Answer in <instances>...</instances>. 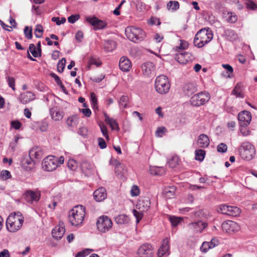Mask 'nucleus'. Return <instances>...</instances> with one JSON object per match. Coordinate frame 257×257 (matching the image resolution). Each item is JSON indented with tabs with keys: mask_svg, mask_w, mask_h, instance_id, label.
Instances as JSON below:
<instances>
[{
	"mask_svg": "<svg viewBox=\"0 0 257 257\" xmlns=\"http://www.w3.org/2000/svg\"><path fill=\"white\" fill-rule=\"evenodd\" d=\"M151 201L149 198L146 197L140 200L137 203V206L141 212L148 211L150 207Z\"/></svg>",
	"mask_w": 257,
	"mask_h": 257,
	"instance_id": "obj_21",
	"label": "nucleus"
},
{
	"mask_svg": "<svg viewBox=\"0 0 257 257\" xmlns=\"http://www.w3.org/2000/svg\"><path fill=\"white\" fill-rule=\"evenodd\" d=\"M48 127V122L47 120H44L40 125V130L41 132H46Z\"/></svg>",
	"mask_w": 257,
	"mask_h": 257,
	"instance_id": "obj_62",
	"label": "nucleus"
},
{
	"mask_svg": "<svg viewBox=\"0 0 257 257\" xmlns=\"http://www.w3.org/2000/svg\"><path fill=\"white\" fill-rule=\"evenodd\" d=\"M227 150V145L223 143H220L217 146V151L219 153H224Z\"/></svg>",
	"mask_w": 257,
	"mask_h": 257,
	"instance_id": "obj_51",
	"label": "nucleus"
},
{
	"mask_svg": "<svg viewBox=\"0 0 257 257\" xmlns=\"http://www.w3.org/2000/svg\"><path fill=\"white\" fill-rule=\"evenodd\" d=\"M169 239L167 237H166L163 240V243L162 246L159 249L158 251V257H162L164 255L167 254H168L169 250Z\"/></svg>",
	"mask_w": 257,
	"mask_h": 257,
	"instance_id": "obj_26",
	"label": "nucleus"
},
{
	"mask_svg": "<svg viewBox=\"0 0 257 257\" xmlns=\"http://www.w3.org/2000/svg\"><path fill=\"white\" fill-rule=\"evenodd\" d=\"M169 219L172 226L173 227L178 226V225L183 220V218L181 217H177L171 215L169 216Z\"/></svg>",
	"mask_w": 257,
	"mask_h": 257,
	"instance_id": "obj_39",
	"label": "nucleus"
},
{
	"mask_svg": "<svg viewBox=\"0 0 257 257\" xmlns=\"http://www.w3.org/2000/svg\"><path fill=\"white\" fill-rule=\"evenodd\" d=\"M35 99V94L31 91H26L21 94L20 100L23 104H27Z\"/></svg>",
	"mask_w": 257,
	"mask_h": 257,
	"instance_id": "obj_24",
	"label": "nucleus"
},
{
	"mask_svg": "<svg viewBox=\"0 0 257 257\" xmlns=\"http://www.w3.org/2000/svg\"><path fill=\"white\" fill-rule=\"evenodd\" d=\"M19 139L20 138L18 136H16L15 137L14 140L10 143L9 149L11 150L12 152H15L16 148L17 146Z\"/></svg>",
	"mask_w": 257,
	"mask_h": 257,
	"instance_id": "obj_46",
	"label": "nucleus"
},
{
	"mask_svg": "<svg viewBox=\"0 0 257 257\" xmlns=\"http://www.w3.org/2000/svg\"><path fill=\"white\" fill-rule=\"evenodd\" d=\"M24 35L26 38L28 39H31L32 38V29L29 28L28 26H26L24 30Z\"/></svg>",
	"mask_w": 257,
	"mask_h": 257,
	"instance_id": "obj_50",
	"label": "nucleus"
},
{
	"mask_svg": "<svg viewBox=\"0 0 257 257\" xmlns=\"http://www.w3.org/2000/svg\"><path fill=\"white\" fill-rule=\"evenodd\" d=\"M125 33L127 38L135 43L142 41L145 37V33L142 29L133 26L127 27Z\"/></svg>",
	"mask_w": 257,
	"mask_h": 257,
	"instance_id": "obj_6",
	"label": "nucleus"
},
{
	"mask_svg": "<svg viewBox=\"0 0 257 257\" xmlns=\"http://www.w3.org/2000/svg\"><path fill=\"white\" fill-rule=\"evenodd\" d=\"M114 221L118 224H126L129 222V218L127 215L121 214L115 217Z\"/></svg>",
	"mask_w": 257,
	"mask_h": 257,
	"instance_id": "obj_32",
	"label": "nucleus"
},
{
	"mask_svg": "<svg viewBox=\"0 0 257 257\" xmlns=\"http://www.w3.org/2000/svg\"><path fill=\"white\" fill-rule=\"evenodd\" d=\"M206 226V223L201 221L191 223L188 225L189 228L194 232H201Z\"/></svg>",
	"mask_w": 257,
	"mask_h": 257,
	"instance_id": "obj_25",
	"label": "nucleus"
},
{
	"mask_svg": "<svg viewBox=\"0 0 257 257\" xmlns=\"http://www.w3.org/2000/svg\"><path fill=\"white\" fill-rule=\"evenodd\" d=\"M67 166L70 170L76 171L78 168V163L73 159H69L67 162Z\"/></svg>",
	"mask_w": 257,
	"mask_h": 257,
	"instance_id": "obj_34",
	"label": "nucleus"
},
{
	"mask_svg": "<svg viewBox=\"0 0 257 257\" xmlns=\"http://www.w3.org/2000/svg\"><path fill=\"white\" fill-rule=\"evenodd\" d=\"M116 48V43L112 40H107L104 43V49L107 52H111Z\"/></svg>",
	"mask_w": 257,
	"mask_h": 257,
	"instance_id": "obj_35",
	"label": "nucleus"
},
{
	"mask_svg": "<svg viewBox=\"0 0 257 257\" xmlns=\"http://www.w3.org/2000/svg\"><path fill=\"white\" fill-rule=\"evenodd\" d=\"M23 222L24 217L20 212L11 214L7 219V228L10 232H15L21 228Z\"/></svg>",
	"mask_w": 257,
	"mask_h": 257,
	"instance_id": "obj_2",
	"label": "nucleus"
},
{
	"mask_svg": "<svg viewBox=\"0 0 257 257\" xmlns=\"http://www.w3.org/2000/svg\"><path fill=\"white\" fill-rule=\"evenodd\" d=\"M153 254V247L148 243L142 245L138 251V257H151Z\"/></svg>",
	"mask_w": 257,
	"mask_h": 257,
	"instance_id": "obj_11",
	"label": "nucleus"
},
{
	"mask_svg": "<svg viewBox=\"0 0 257 257\" xmlns=\"http://www.w3.org/2000/svg\"><path fill=\"white\" fill-rule=\"evenodd\" d=\"M98 146L101 149H104L106 148L107 145L104 140L102 138H98L97 139Z\"/></svg>",
	"mask_w": 257,
	"mask_h": 257,
	"instance_id": "obj_61",
	"label": "nucleus"
},
{
	"mask_svg": "<svg viewBox=\"0 0 257 257\" xmlns=\"http://www.w3.org/2000/svg\"><path fill=\"white\" fill-rule=\"evenodd\" d=\"M199 182L200 183L203 184V185L202 186L194 185L192 186L193 189H194L195 188L199 189L205 188L207 186L210 185L211 183L209 181L208 178H200Z\"/></svg>",
	"mask_w": 257,
	"mask_h": 257,
	"instance_id": "obj_36",
	"label": "nucleus"
},
{
	"mask_svg": "<svg viewBox=\"0 0 257 257\" xmlns=\"http://www.w3.org/2000/svg\"><path fill=\"white\" fill-rule=\"evenodd\" d=\"M85 215V209L82 206H75L69 213V220L72 225L77 226L82 223Z\"/></svg>",
	"mask_w": 257,
	"mask_h": 257,
	"instance_id": "obj_4",
	"label": "nucleus"
},
{
	"mask_svg": "<svg viewBox=\"0 0 257 257\" xmlns=\"http://www.w3.org/2000/svg\"><path fill=\"white\" fill-rule=\"evenodd\" d=\"M104 117L105 121L110 125L112 130H119L118 124L115 119L109 117L106 113H104Z\"/></svg>",
	"mask_w": 257,
	"mask_h": 257,
	"instance_id": "obj_30",
	"label": "nucleus"
},
{
	"mask_svg": "<svg viewBox=\"0 0 257 257\" xmlns=\"http://www.w3.org/2000/svg\"><path fill=\"white\" fill-rule=\"evenodd\" d=\"M26 165L25 163L23 164L24 168L28 172H32L34 170V165L35 163L34 160L30 159L27 160L26 161Z\"/></svg>",
	"mask_w": 257,
	"mask_h": 257,
	"instance_id": "obj_38",
	"label": "nucleus"
},
{
	"mask_svg": "<svg viewBox=\"0 0 257 257\" xmlns=\"http://www.w3.org/2000/svg\"><path fill=\"white\" fill-rule=\"evenodd\" d=\"M11 126L16 130H19L21 128L22 123L18 120H13L11 122Z\"/></svg>",
	"mask_w": 257,
	"mask_h": 257,
	"instance_id": "obj_64",
	"label": "nucleus"
},
{
	"mask_svg": "<svg viewBox=\"0 0 257 257\" xmlns=\"http://www.w3.org/2000/svg\"><path fill=\"white\" fill-rule=\"evenodd\" d=\"M242 85L240 83H237L232 91V94L235 95L237 97L243 98L244 95L242 92Z\"/></svg>",
	"mask_w": 257,
	"mask_h": 257,
	"instance_id": "obj_33",
	"label": "nucleus"
},
{
	"mask_svg": "<svg viewBox=\"0 0 257 257\" xmlns=\"http://www.w3.org/2000/svg\"><path fill=\"white\" fill-rule=\"evenodd\" d=\"M226 21L231 23H234L237 20V16L233 13L228 12L226 16Z\"/></svg>",
	"mask_w": 257,
	"mask_h": 257,
	"instance_id": "obj_44",
	"label": "nucleus"
},
{
	"mask_svg": "<svg viewBox=\"0 0 257 257\" xmlns=\"http://www.w3.org/2000/svg\"><path fill=\"white\" fill-rule=\"evenodd\" d=\"M107 194L104 187H100L93 193L94 199L98 202L103 201L106 198Z\"/></svg>",
	"mask_w": 257,
	"mask_h": 257,
	"instance_id": "obj_22",
	"label": "nucleus"
},
{
	"mask_svg": "<svg viewBox=\"0 0 257 257\" xmlns=\"http://www.w3.org/2000/svg\"><path fill=\"white\" fill-rule=\"evenodd\" d=\"M97 228L101 232L108 231L112 226L111 219L107 216L102 215L99 217L96 222Z\"/></svg>",
	"mask_w": 257,
	"mask_h": 257,
	"instance_id": "obj_9",
	"label": "nucleus"
},
{
	"mask_svg": "<svg viewBox=\"0 0 257 257\" xmlns=\"http://www.w3.org/2000/svg\"><path fill=\"white\" fill-rule=\"evenodd\" d=\"M170 83L167 76L161 75L156 77L155 88L156 91L161 94L167 93L170 88Z\"/></svg>",
	"mask_w": 257,
	"mask_h": 257,
	"instance_id": "obj_7",
	"label": "nucleus"
},
{
	"mask_svg": "<svg viewBox=\"0 0 257 257\" xmlns=\"http://www.w3.org/2000/svg\"><path fill=\"white\" fill-rule=\"evenodd\" d=\"M51 118L55 121H60L63 118L64 113L58 107H53L49 109Z\"/></svg>",
	"mask_w": 257,
	"mask_h": 257,
	"instance_id": "obj_18",
	"label": "nucleus"
},
{
	"mask_svg": "<svg viewBox=\"0 0 257 257\" xmlns=\"http://www.w3.org/2000/svg\"><path fill=\"white\" fill-rule=\"evenodd\" d=\"M7 82L9 87H10L13 90H15V80L13 77H8Z\"/></svg>",
	"mask_w": 257,
	"mask_h": 257,
	"instance_id": "obj_54",
	"label": "nucleus"
},
{
	"mask_svg": "<svg viewBox=\"0 0 257 257\" xmlns=\"http://www.w3.org/2000/svg\"><path fill=\"white\" fill-rule=\"evenodd\" d=\"M167 8L168 10L176 11L179 8V3L177 1H170L167 3Z\"/></svg>",
	"mask_w": 257,
	"mask_h": 257,
	"instance_id": "obj_37",
	"label": "nucleus"
},
{
	"mask_svg": "<svg viewBox=\"0 0 257 257\" xmlns=\"http://www.w3.org/2000/svg\"><path fill=\"white\" fill-rule=\"evenodd\" d=\"M197 143L199 147L200 148L207 147L210 144L208 137L205 134L200 135L198 138Z\"/></svg>",
	"mask_w": 257,
	"mask_h": 257,
	"instance_id": "obj_28",
	"label": "nucleus"
},
{
	"mask_svg": "<svg viewBox=\"0 0 257 257\" xmlns=\"http://www.w3.org/2000/svg\"><path fill=\"white\" fill-rule=\"evenodd\" d=\"M222 228L224 231L231 233L239 229L238 225L234 221L228 220L222 224Z\"/></svg>",
	"mask_w": 257,
	"mask_h": 257,
	"instance_id": "obj_16",
	"label": "nucleus"
},
{
	"mask_svg": "<svg viewBox=\"0 0 257 257\" xmlns=\"http://www.w3.org/2000/svg\"><path fill=\"white\" fill-rule=\"evenodd\" d=\"M238 151L242 159L246 161L252 160L255 154V147L248 142L242 143Z\"/></svg>",
	"mask_w": 257,
	"mask_h": 257,
	"instance_id": "obj_5",
	"label": "nucleus"
},
{
	"mask_svg": "<svg viewBox=\"0 0 257 257\" xmlns=\"http://www.w3.org/2000/svg\"><path fill=\"white\" fill-rule=\"evenodd\" d=\"M40 193L31 190H27L23 195V198L29 203H32L34 201H38L40 197Z\"/></svg>",
	"mask_w": 257,
	"mask_h": 257,
	"instance_id": "obj_12",
	"label": "nucleus"
},
{
	"mask_svg": "<svg viewBox=\"0 0 257 257\" xmlns=\"http://www.w3.org/2000/svg\"><path fill=\"white\" fill-rule=\"evenodd\" d=\"M224 35L226 38L230 41H235L238 38L237 34L231 29L225 30L224 31Z\"/></svg>",
	"mask_w": 257,
	"mask_h": 257,
	"instance_id": "obj_31",
	"label": "nucleus"
},
{
	"mask_svg": "<svg viewBox=\"0 0 257 257\" xmlns=\"http://www.w3.org/2000/svg\"><path fill=\"white\" fill-rule=\"evenodd\" d=\"M182 90L186 95L190 96L197 91V84L194 82L186 83L183 86Z\"/></svg>",
	"mask_w": 257,
	"mask_h": 257,
	"instance_id": "obj_19",
	"label": "nucleus"
},
{
	"mask_svg": "<svg viewBox=\"0 0 257 257\" xmlns=\"http://www.w3.org/2000/svg\"><path fill=\"white\" fill-rule=\"evenodd\" d=\"M44 150L39 146H35L29 151V157L31 160L41 159L44 156Z\"/></svg>",
	"mask_w": 257,
	"mask_h": 257,
	"instance_id": "obj_15",
	"label": "nucleus"
},
{
	"mask_svg": "<svg viewBox=\"0 0 257 257\" xmlns=\"http://www.w3.org/2000/svg\"><path fill=\"white\" fill-rule=\"evenodd\" d=\"M179 157L177 156H173L168 161L167 164L172 168H175L179 164Z\"/></svg>",
	"mask_w": 257,
	"mask_h": 257,
	"instance_id": "obj_41",
	"label": "nucleus"
},
{
	"mask_svg": "<svg viewBox=\"0 0 257 257\" xmlns=\"http://www.w3.org/2000/svg\"><path fill=\"white\" fill-rule=\"evenodd\" d=\"M51 75V76L54 79L57 85L60 86V87L63 89V90L64 91L65 88L64 86L63 85L59 77L54 73H52Z\"/></svg>",
	"mask_w": 257,
	"mask_h": 257,
	"instance_id": "obj_52",
	"label": "nucleus"
},
{
	"mask_svg": "<svg viewBox=\"0 0 257 257\" xmlns=\"http://www.w3.org/2000/svg\"><path fill=\"white\" fill-rule=\"evenodd\" d=\"M210 98V94L207 91H203L192 96L190 102L192 106L198 107L205 104Z\"/></svg>",
	"mask_w": 257,
	"mask_h": 257,
	"instance_id": "obj_8",
	"label": "nucleus"
},
{
	"mask_svg": "<svg viewBox=\"0 0 257 257\" xmlns=\"http://www.w3.org/2000/svg\"><path fill=\"white\" fill-rule=\"evenodd\" d=\"M66 63V59L63 58L60 60L57 64V70L59 72H62L65 68Z\"/></svg>",
	"mask_w": 257,
	"mask_h": 257,
	"instance_id": "obj_49",
	"label": "nucleus"
},
{
	"mask_svg": "<svg viewBox=\"0 0 257 257\" xmlns=\"http://www.w3.org/2000/svg\"><path fill=\"white\" fill-rule=\"evenodd\" d=\"M29 52H30L33 57L37 58L41 56V53H39L34 44H30L29 47Z\"/></svg>",
	"mask_w": 257,
	"mask_h": 257,
	"instance_id": "obj_40",
	"label": "nucleus"
},
{
	"mask_svg": "<svg viewBox=\"0 0 257 257\" xmlns=\"http://www.w3.org/2000/svg\"><path fill=\"white\" fill-rule=\"evenodd\" d=\"M166 132V128L165 127H159L156 131V136L158 137H162Z\"/></svg>",
	"mask_w": 257,
	"mask_h": 257,
	"instance_id": "obj_60",
	"label": "nucleus"
},
{
	"mask_svg": "<svg viewBox=\"0 0 257 257\" xmlns=\"http://www.w3.org/2000/svg\"><path fill=\"white\" fill-rule=\"evenodd\" d=\"M142 70L144 76L148 77H151L155 73V66L153 63L147 62L142 65Z\"/></svg>",
	"mask_w": 257,
	"mask_h": 257,
	"instance_id": "obj_13",
	"label": "nucleus"
},
{
	"mask_svg": "<svg viewBox=\"0 0 257 257\" xmlns=\"http://www.w3.org/2000/svg\"><path fill=\"white\" fill-rule=\"evenodd\" d=\"M99 125L103 136L107 140H109V137L108 134V131L106 126L103 123H100L99 124Z\"/></svg>",
	"mask_w": 257,
	"mask_h": 257,
	"instance_id": "obj_48",
	"label": "nucleus"
},
{
	"mask_svg": "<svg viewBox=\"0 0 257 257\" xmlns=\"http://www.w3.org/2000/svg\"><path fill=\"white\" fill-rule=\"evenodd\" d=\"M119 67L122 71L127 72L132 67L131 62L127 57H122L119 60Z\"/></svg>",
	"mask_w": 257,
	"mask_h": 257,
	"instance_id": "obj_23",
	"label": "nucleus"
},
{
	"mask_svg": "<svg viewBox=\"0 0 257 257\" xmlns=\"http://www.w3.org/2000/svg\"><path fill=\"white\" fill-rule=\"evenodd\" d=\"M93 249L86 248L81 251L78 252L75 257H85L89 255L91 252L93 251Z\"/></svg>",
	"mask_w": 257,
	"mask_h": 257,
	"instance_id": "obj_47",
	"label": "nucleus"
},
{
	"mask_svg": "<svg viewBox=\"0 0 257 257\" xmlns=\"http://www.w3.org/2000/svg\"><path fill=\"white\" fill-rule=\"evenodd\" d=\"M80 18L79 15H72L68 17V21L71 24L74 23L77 21Z\"/></svg>",
	"mask_w": 257,
	"mask_h": 257,
	"instance_id": "obj_63",
	"label": "nucleus"
},
{
	"mask_svg": "<svg viewBox=\"0 0 257 257\" xmlns=\"http://www.w3.org/2000/svg\"><path fill=\"white\" fill-rule=\"evenodd\" d=\"M85 20L94 27L95 31L103 29L107 26V23L106 21L99 20L95 16H87Z\"/></svg>",
	"mask_w": 257,
	"mask_h": 257,
	"instance_id": "obj_10",
	"label": "nucleus"
},
{
	"mask_svg": "<svg viewBox=\"0 0 257 257\" xmlns=\"http://www.w3.org/2000/svg\"><path fill=\"white\" fill-rule=\"evenodd\" d=\"M88 64H89V69H90V66L92 65H95L97 66H99L100 65L101 63L97 60V59L94 58V57H90L89 61H88Z\"/></svg>",
	"mask_w": 257,
	"mask_h": 257,
	"instance_id": "obj_57",
	"label": "nucleus"
},
{
	"mask_svg": "<svg viewBox=\"0 0 257 257\" xmlns=\"http://www.w3.org/2000/svg\"><path fill=\"white\" fill-rule=\"evenodd\" d=\"M195 159L199 161H202L205 157V151L203 150L199 149L195 151Z\"/></svg>",
	"mask_w": 257,
	"mask_h": 257,
	"instance_id": "obj_42",
	"label": "nucleus"
},
{
	"mask_svg": "<svg viewBox=\"0 0 257 257\" xmlns=\"http://www.w3.org/2000/svg\"><path fill=\"white\" fill-rule=\"evenodd\" d=\"M64 162L63 156L57 158L54 156H49L43 159L42 164V168L46 171L52 172L63 164Z\"/></svg>",
	"mask_w": 257,
	"mask_h": 257,
	"instance_id": "obj_3",
	"label": "nucleus"
},
{
	"mask_svg": "<svg viewBox=\"0 0 257 257\" xmlns=\"http://www.w3.org/2000/svg\"><path fill=\"white\" fill-rule=\"evenodd\" d=\"M166 169L163 167L153 166L150 168V174L152 175L163 176L166 174Z\"/></svg>",
	"mask_w": 257,
	"mask_h": 257,
	"instance_id": "obj_29",
	"label": "nucleus"
},
{
	"mask_svg": "<svg viewBox=\"0 0 257 257\" xmlns=\"http://www.w3.org/2000/svg\"><path fill=\"white\" fill-rule=\"evenodd\" d=\"M43 28L42 25H37L35 29V36L37 38H41L42 36Z\"/></svg>",
	"mask_w": 257,
	"mask_h": 257,
	"instance_id": "obj_45",
	"label": "nucleus"
},
{
	"mask_svg": "<svg viewBox=\"0 0 257 257\" xmlns=\"http://www.w3.org/2000/svg\"><path fill=\"white\" fill-rule=\"evenodd\" d=\"M222 67L227 70L228 73L227 77L230 78L231 77V74L233 73V69L232 67L229 64H222Z\"/></svg>",
	"mask_w": 257,
	"mask_h": 257,
	"instance_id": "obj_53",
	"label": "nucleus"
},
{
	"mask_svg": "<svg viewBox=\"0 0 257 257\" xmlns=\"http://www.w3.org/2000/svg\"><path fill=\"white\" fill-rule=\"evenodd\" d=\"M228 205L225 204H222L219 206V209H218V212L222 214L227 215L228 210Z\"/></svg>",
	"mask_w": 257,
	"mask_h": 257,
	"instance_id": "obj_56",
	"label": "nucleus"
},
{
	"mask_svg": "<svg viewBox=\"0 0 257 257\" xmlns=\"http://www.w3.org/2000/svg\"><path fill=\"white\" fill-rule=\"evenodd\" d=\"M230 208L231 209L230 216H237L240 214L241 210L238 207L232 206V208Z\"/></svg>",
	"mask_w": 257,
	"mask_h": 257,
	"instance_id": "obj_58",
	"label": "nucleus"
},
{
	"mask_svg": "<svg viewBox=\"0 0 257 257\" xmlns=\"http://www.w3.org/2000/svg\"><path fill=\"white\" fill-rule=\"evenodd\" d=\"M128 101V97L125 95H122L120 97L118 100V104L119 107L122 108H125L126 107L127 102Z\"/></svg>",
	"mask_w": 257,
	"mask_h": 257,
	"instance_id": "obj_43",
	"label": "nucleus"
},
{
	"mask_svg": "<svg viewBox=\"0 0 257 257\" xmlns=\"http://www.w3.org/2000/svg\"><path fill=\"white\" fill-rule=\"evenodd\" d=\"M175 59L181 64H186L192 61V56L191 53L188 52L178 53L176 54Z\"/></svg>",
	"mask_w": 257,
	"mask_h": 257,
	"instance_id": "obj_17",
	"label": "nucleus"
},
{
	"mask_svg": "<svg viewBox=\"0 0 257 257\" xmlns=\"http://www.w3.org/2000/svg\"><path fill=\"white\" fill-rule=\"evenodd\" d=\"M65 232L64 227L63 226V223H60L55 227L52 231V236L57 240L60 239L64 235Z\"/></svg>",
	"mask_w": 257,
	"mask_h": 257,
	"instance_id": "obj_20",
	"label": "nucleus"
},
{
	"mask_svg": "<svg viewBox=\"0 0 257 257\" xmlns=\"http://www.w3.org/2000/svg\"><path fill=\"white\" fill-rule=\"evenodd\" d=\"M238 119L241 126H246L251 120V113L248 111H242L238 113Z\"/></svg>",
	"mask_w": 257,
	"mask_h": 257,
	"instance_id": "obj_14",
	"label": "nucleus"
},
{
	"mask_svg": "<svg viewBox=\"0 0 257 257\" xmlns=\"http://www.w3.org/2000/svg\"><path fill=\"white\" fill-rule=\"evenodd\" d=\"M213 35L209 28H203L195 35L193 43L198 48H202L210 42L213 39Z\"/></svg>",
	"mask_w": 257,
	"mask_h": 257,
	"instance_id": "obj_1",
	"label": "nucleus"
},
{
	"mask_svg": "<svg viewBox=\"0 0 257 257\" xmlns=\"http://www.w3.org/2000/svg\"><path fill=\"white\" fill-rule=\"evenodd\" d=\"M176 187L174 186L166 187L163 192V195L166 199H172L175 197Z\"/></svg>",
	"mask_w": 257,
	"mask_h": 257,
	"instance_id": "obj_27",
	"label": "nucleus"
},
{
	"mask_svg": "<svg viewBox=\"0 0 257 257\" xmlns=\"http://www.w3.org/2000/svg\"><path fill=\"white\" fill-rule=\"evenodd\" d=\"M140 194V189L138 186L133 185L131 190V194L132 196H137Z\"/></svg>",
	"mask_w": 257,
	"mask_h": 257,
	"instance_id": "obj_55",
	"label": "nucleus"
},
{
	"mask_svg": "<svg viewBox=\"0 0 257 257\" xmlns=\"http://www.w3.org/2000/svg\"><path fill=\"white\" fill-rule=\"evenodd\" d=\"M51 21L53 22H55L57 25H60L63 24L66 22V19L65 18H61V20L59 17H53Z\"/></svg>",
	"mask_w": 257,
	"mask_h": 257,
	"instance_id": "obj_59",
	"label": "nucleus"
}]
</instances>
